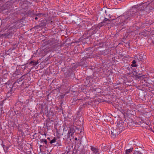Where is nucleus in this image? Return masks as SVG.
Listing matches in <instances>:
<instances>
[{"instance_id":"obj_17","label":"nucleus","mask_w":154,"mask_h":154,"mask_svg":"<svg viewBox=\"0 0 154 154\" xmlns=\"http://www.w3.org/2000/svg\"><path fill=\"white\" fill-rule=\"evenodd\" d=\"M30 63L32 64L33 66H36L38 63V61H32L30 62Z\"/></svg>"},{"instance_id":"obj_12","label":"nucleus","mask_w":154,"mask_h":154,"mask_svg":"<svg viewBox=\"0 0 154 154\" xmlns=\"http://www.w3.org/2000/svg\"><path fill=\"white\" fill-rule=\"evenodd\" d=\"M110 11V10L109 9H107V10L105 11V14L109 17V18L111 17Z\"/></svg>"},{"instance_id":"obj_27","label":"nucleus","mask_w":154,"mask_h":154,"mask_svg":"<svg viewBox=\"0 0 154 154\" xmlns=\"http://www.w3.org/2000/svg\"><path fill=\"white\" fill-rule=\"evenodd\" d=\"M44 142L45 143V144H47V141L46 140H45Z\"/></svg>"},{"instance_id":"obj_3","label":"nucleus","mask_w":154,"mask_h":154,"mask_svg":"<svg viewBox=\"0 0 154 154\" xmlns=\"http://www.w3.org/2000/svg\"><path fill=\"white\" fill-rule=\"evenodd\" d=\"M118 18L121 20V21L119 23L120 25H122V23L123 24H124L125 23H126L128 21V20H129V17H128L125 13L124 15L119 17Z\"/></svg>"},{"instance_id":"obj_10","label":"nucleus","mask_w":154,"mask_h":154,"mask_svg":"<svg viewBox=\"0 0 154 154\" xmlns=\"http://www.w3.org/2000/svg\"><path fill=\"white\" fill-rule=\"evenodd\" d=\"M93 29H91L90 30H88L87 31V33H85V34H89V36H88V37H90V36L94 34V32H93Z\"/></svg>"},{"instance_id":"obj_41","label":"nucleus","mask_w":154,"mask_h":154,"mask_svg":"<svg viewBox=\"0 0 154 154\" xmlns=\"http://www.w3.org/2000/svg\"><path fill=\"white\" fill-rule=\"evenodd\" d=\"M66 122H66H65V123H66H66H67Z\"/></svg>"},{"instance_id":"obj_18","label":"nucleus","mask_w":154,"mask_h":154,"mask_svg":"<svg viewBox=\"0 0 154 154\" xmlns=\"http://www.w3.org/2000/svg\"><path fill=\"white\" fill-rule=\"evenodd\" d=\"M3 147L5 152H8V149L9 147L7 146H5L4 145H3Z\"/></svg>"},{"instance_id":"obj_16","label":"nucleus","mask_w":154,"mask_h":154,"mask_svg":"<svg viewBox=\"0 0 154 154\" xmlns=\"http://www.w3.org/2000/svg\"><path fill=\"white\" fill-rule=\"evenodd\" d=\"M102 149L103 151H106L107 150V147L106 146H105L104 144H102Z\"/></svg>"},{"instance_id":"obj_38","label":"nucleus","mask_w":154,"mask_h":154,"mask_svg":"<svg viewBox=\"0 0 154 154\" xmlns=\"http://www.w3.org/2000/svg\"><path fill=\"white\" fill-rule=\"evenodd\" d=\"M143 66H142L141 65V68H142Z\"/></svg>"},{"instance_id":"obj_9","label":"nucleus","mask_w":154,"mask_h":154,"mask_svg":"<svg viewBox=\"0 0 154 154\" xmlns=\"http://www.w3.org/2000/svg\"><path fill=\"white\" fill-rule=\"evenodd\" d=\"M93 29H91L90 30H88L87 31V33H85V34H89V36H88V37H90V36L94 34V32H93Z\"/></svg>"},{"instance_id":"obj_19","label":"nucleus","mask_w":154,"mask_h":154,"mask_svg":"<svg viewBox=\"0 0 154 154\" xmlns=\"http://www.w3.org/2000/svg\"><path fill=\"white\" fill-rule=\"evenodd\" d=\"M136 62L135 60H133L132 61V63L131 64V66L132 67H136L137 66V65L136 64Z\"/></svg>"},{"instance_id":"obj_39","label":"nucleus","mask_w":154,"mask_h":154,"mask_svg":"<svg viewBox=\"0 0 154 154\" xmlns=\"http://www.w3.org/2000/svg\"><path fill=\"white\" fill-rule=\"evenodd\" d=\"M143 66H142L141 65V68H142Z\"/></svg>"},{"instance_id":"obj_35","label":"nucleus","mask_w":154,"mask_h":154,"mask_svg":"<svg viewBox=\"0 0 154 154\" xmlns=\"http://www.w3.org/2000/svg\"><path fill=\"white\" fill-rule=\"evenodd\" d=\"M42 145H40V150H41V147H42Z\"/></svg>"},{"instance_id":"obj_24","label":"nucleus","mask_w":154,"mask_h":154,"mask_svg":"<svg viewBox=\"0 0 154 154\" xmlns=\"http://www.w3.org/2000/svg\"><path fill=\"white\" fill-rule=\"evenodd\" d=\"M150 8H152L151 10L154 8V3L152 4V5L150 7Z\"/></svg>"},{"instance_id":"obj_13","label":"nucleus","mask_w":154,"mask_h":154,"mask_svg":"<svg viewBox=\"0 0 154 154\" xmlns=\"http://www.w3.org/2000/svg\"><path fill=\"white\" fill-rule=\"evenodd\" d=\"M111 134L113 136L115 137L116 135H118L119 134V133L116 132V130H113V131H111Z\"/></svg>"},{"instance_id":"obj_6","label":"nucleus","mask_w":154,"mask_h":154,"mask_svg":"<svg viewBox=\"0 0 154 154\" xmlns=\"http://www.w3.org/2000/svg\"><path fill=\"white\" fill-rule=\"evenodd\" d=\"M76 128L75 131L78 134H82V127H81L80 126H78L76 127H75Z\"/></svg>"},{"instance_id":"obj_20","label":"nucleus","mask_w":154,"mask_h":154,"mask_svg":"<svg viewBox=\"0 0 154 154\" xmlns=\"http://www.w3.org/2000/svg\"><path fill=\"white\" fill-rule=\"evenodd\" d=\"M133 154H142L141 152H140L139 151H138V150H135L134 151V152Z\"/></svg>"},{"instance_id":"obj_40","label":"nucleus","mask_w":154,"mask_h":154,"mask_svg":"<svg viewBox=\"0 0 154 154\" xmlns=\"http://www.w3.org/2000/svg\"><path fill=\"white\" fill-rule=\"evenodd\" d=\"M142 33H143V32H142L141 33H139V35H140V34H141V35H143V34H142Z\"/></svg>"},{"instance_id":"obj_22","label":"nucleus","mask_w":154,"mask_h":154,"mask_svg":"<svg viewBox=\"0 0 154 154\" xmlns=\"http://www.w3.org/2000/svg\"><path fill=\"white\" fill-rule=\"evenodd\" d=\"M144 59L143 58L142 56H140V57L138 59V60L139 61H143L144 60Z\"/></svg>"},{"instance_id":"obj_31","label":"nucleus","mask_w":154,"mask_h":154,"mask_svg":"<svg viewBox=\"0 0 154 154\" xmlns=\"http://www.w3.org/2000/svg\"><path fill=\"white\" fill-rule=\"evenodd\" d=\"M40 15V14H36V16H39Z\"/></svg>"},{"instance_id":"obj_8","label":"nucleus","mask_w":154,"mask_h":154,"mask_svg":"<svg viewBox=\"0 0 154 154\" xmlns=\"http://www.w3.org/2000/svg\"><path fill=\"white\" fill-rule=\"evenodd\" d=\"M58 42V40L55 39H52L49 41V44L51 45H56Z\"/></svg>"},{"instance_id":"obj_14","label":"nucleus","mask_w":154,"mask_h":154,"mask_svg":"<svg viewBox=\"0 0 154 154\" xmlns=\"http://www.w3.org/2000/svg\"><path fill=\"white\" fill-rule=\"evenodd\" d=\"M69 131L70 132L69 133H71V136H72L73 135V134L75 131V130L72 128H71L69 130Z\"/></svg>"},{"instance_id":"obj_42","label":"nucleus","mask_w":154,"mask_h":154,"mask_svg":"<svg viewBox=\"0 0 154 154\" xmlns=\"http://www.w3.org/2000/svg\"><path fill=\"white\" fill-rule=\"evenodd\" d=\"M23 76H22L20 78V79L21 78H22L23 77Z\"/></svg>"},{"instance_id":"obj_43","label":"nucleus","mask_w":154,"mask_h":154,"mask_svg":"<svg viewBox=\"0 0 154 154\" xmlns=\"http://www.w3.org/2000/svg\"><path fill=\"white\" fill-rule=\"evenodd\" d=\"M142 77L141 76H139V77Z\"/></svg>"},{"instance_id":"obj_30","label":"nucleus","mask_w":154,"mask_h":154,"mask_svg":"<svg viewBox=\"0 0 154 154\" xmlns=\"http://www.w3.org/2000/svg\"><path fill=\"white\" fill-rule=\"evenodd\" d=\"M10 94V92H8V94H7V95H8V97H9V94Z\"/></svg>"},{"instance_id":"obj_5","label":"nucleus","mask_w":154,"mask_h":154,"mask_svg":"<svg viewBox=\"0 0 154 154\" xmlns=\"http://www.w3.org/2000/svg\"><path fill=\"white\" fill-rule=\"evenodd\" d=\"M114 19H107L106 18H105V19L103 20V21L101 22L102 23H106L104 24L103 25H106L108 24H110L112 23V21H113Z\"/></svg>"},{"instance_id":"obj_33","label":"nucleus","mask_w":154,"mask_h":154,"mask_svg":"<svg viewBox=\"0 0 154 154\" xmlns=\"http://www.w3.org/2000/svg\"><path fill=\"white\" fill-rule=\"evenodd\" d=\"M38 19V18L37 17H35V20H37Z\"/></svg>"},{"instance_id":"obj_23","label":"nucleus","mask_w":154,"mask_h":154,"mask_svg":"<svg viewBox=\"0 0 154 154\" xmlns=\"http://www.w3.org/2000/svg\"><path fill=\"white\" fill-rule=\"evenodd\" d=\"M70 136L67 134V138H66L67 140H71L69 138L70 137Z\"/></svg>"},{"instance_id":"obj_2","label":"nucleus","mask_w":154,"mask_h":154,"mask_svg":"<svg viewBox=\"0 0 154 154\" xmlns=\"http://www.w3.org/2000/svg\"><path fill=\"white\" fill-rule=\"evenodd\" d=\"M154 3V1H152L150 3L147 2H145L143 4V5H139L138 6V9L140 12L142 11H147L151 10L152 8H150V7Z\"/></svg>"},{"instance_id":"obj_25","label":"nucleus","mask_w":154,"mask_h":154,"mask_svg":"<svg viewBox=\"0 0 154 154\" xmlns=\"http://www.w3.org/2000/svg\"><path fill=\"white\" fill-rule=\"evenodd\" d=\"M45 140V139H41L40 140V141L41 143L44 142Z\"/></svg>"},{"instance_id":"obj_11","label":"nucleus","mask_w":154,"mask_h":154,"mask_svg":"<svg viewBox=\"0 0 154 154\" xmlns=\"http://www.w3.org/2000/svg\"><path fill=\"white\" fill-rule=\"evenodd\" d=\"M51 123V122L49 120H47L45 122V127L47 128H48L50 126V124Z\"/></svg>"},{"instance_id":"obj_28","label":"nucleus","mask_w":154,"mask_h":154,"mask_svg":"<svg viewBox=\"0 0 154 154\" xmlns=\"http://www.w3.org/2000/svg\"><path fill=\"white\" fill-rule=\"evenodd\" d=\"M67 124L69 126H71L72 125V123H69V124Z\"/></svg>"},{"instance_id":"obj_36","label":"nucleus","mask_w":154,"mask_h":154,"mask_svg":"<svg viewBox=\"0 0 154 154\" xmlns=\"http://www.w3.org/2000/svg\"><path fill=\"white\" fill-rule=\"evenodd\" d=\"M105 23H102V25H103H103H103V24H105Z\"/></svg>"},{"instance_id":"obj_29","label":"nucleus","mask_w":154,"mask_h":154,"mask_svg":"<svg viewBox=\"0 0 154 154\" xmlns=\"http://www.w3.org/2000/svg\"><path fill=\"white\" fill-rule=\"evenodd\" d=\"M70 133V132L68 131L67 134H68V135H69L70 136H71V133Z\"/></svg>"},{"instance_id":"obj_37","label":"nucleus","mask_w":154,"mask_h":154,"mask_svg":"<svg viewBox=\"0 0 154 154\" xmlns=\"http://www.w3.org/2000/svg\"><path fill=\"white\" fill-rule=\"evenodd\" d=\"M75 140H77V138H75Z\"/></svg>"},{"instance_id":"obj_32","label":"nucleus","mask_w":154,"mask_h":154,"mask_svg":"<svg viewBox=\"0 0 154 154\" xmlns=\"http://www.w3.org/2000/svg\"><path fill=\"white\" fill-rule=\"evenodd\" d=\"M141 81H142V82L143 83V81H144L145 82V79L142 80Z\"/></svg>"},{"instance_id":"obj_7","label":"nucleus","mask_w":154,"mask_h":154,"mask_svg":"<svg viewBox=\"0 0 154 154\" xmlns=\"http://www.w3.org/2000/svg\"><path fill=\"white\" fill-rule=\"evenodd\" d=\"M91 149L93 154H97L99 153V149L97 148L91 146Z\"/></svg>"},{"instance_id":"obj_34","label":"nucleus","mask_w":154,"mask_h":154,"mask_svg":"<svg viewBox=\"0 0 154 154\" xmlns=\"http://www.w3.org/2000/svg\"><path fill=\"white\" fill-rule=\"evenodd\" d=\"M47 139H48V140H50V138L49 137H48V138H47Z\"/></svg>"},{"instance_id":"obj_26","label":"nucleus","mask_w":154,"mask_h":154,"mask_svg":"<svg viewBox=\"0 0 154 154\" xmlns=\"http://www.w3.org/2000/svg\"><path fill=\"white\" fill-rule=\"evenodd\" d=\"M140 75V73H139L138 72H136V74L135 75H136L137 76H138L139 75Z\"/></svg>"},{"instance_id":"obj_21","label":"nucleus","mask_w":154,"mask_h":154,"mask_svg":"<svg viewBox=\"0 0 154 154\" xmlns=\"http://www.w3.org/2000/svg\"><path fill=\"white\" fill-rule=\"evenodd\" d=\"M56 139H57L56 138L54 137L53 140H50V143L52 144L53 143H55L56 141Z\"/></svg>"},{"instance_id":"obj_1","label":"nucleus","mask_w":154,"mask_h":154,"mask_svg":"<svg viewBox=\"0 0 154 154\" xmlns=\"http://www.w3.org/2000/svg\"><path fill=\"white\" fill-rule=\"evenodd\" d=\"M138 5L134 6L126 12L127 16L129 17V20L131 17H134L137 15H141L140 11L138 9Z\"/></svg>"},{"instance_id":"obj_15","label":"nucleus","mask_w":154,"mask_h":154,"mask_svg":"<svg viewBox=\"0 0 154 154\" xmlns=\"http://www.w3.org/2000/svg\"><path fill=\"white\" fill-rule=\"evenodd\" d=\"M133 148H130L129 149H126L125 151L126 154H129L133 151Z\"/></svg>"},{"instance_id":"obj_4","label":"nucleus","mask_w":154,"mask_h":154,"mask_svg":"<svg viewBox=\"0 0 154 154\" xmlns=\"http://www.w3.org/2000/svg\"><path fill=\"white\" fill-rule=\"evenodd\" d=\"M20 5L23 9H27V8L30 5V3L27 1H24L20 3Z\"/></svg>"}]
</instances>
